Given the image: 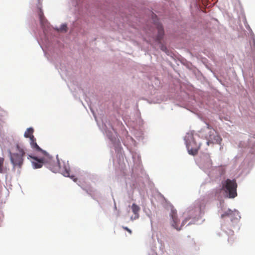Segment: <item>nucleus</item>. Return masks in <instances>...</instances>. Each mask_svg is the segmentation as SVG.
<instances>
[{
    "instance_id": "nucleus-11",
    "label": "nucleus",
    "mask_w": 255,
    "mask_h": 255,
    "mask_svg": "<svg viewBox=\"0 0 255 255\" xmlns=\"http://www.w3.org/2000/svg\"><path fill=\"white\" fill-rule=\"evenodd\" d=\"M4 159L2 157H0V173L3 172V165Z\"/></svg>"
},
{
    "instance_id": "nucleus-15",
    "label": "nucleus",
    "mask_w": 255,
    "mask_h": 255,
    "mask_svg": "<svg viewBox=\"0 0 255 255\" xmlns=\"http://www.w3.org/2000/svg\"><path fill=\"white\" fill-rule=\"evenodd\" d=\"M71 178L73 179V180H74V181H76L77 179H76V178H74V176H73V177H71Z\"/></svg>"
},
{
    "instance_id": "nucleus-7",
    "label": "nucleus",
    "mask_w": 255,
    "mask_h": 255,
    "mask_svg": "<svg viewBox=\"0 0 255 255\" xmlns=\"http://www.w3.org/2000/svg\"><path fill=\"white\" fill-rule=\"evenodd\" d=\"M34 132V130L32 128H29L27 129L24 134V136L25 137L29 138L30 139L32 138V136H33V133Z\"/></svg>"
},
{
    "instance_id": "nucleus-3",
    "label": "nucleus",
    "mask_w": 255,
    "mask_h": 255,
    "mask_svg": "<svg viewBox=\"0 0 255 255\" xmlns=\"http://www.w3.org/2000/svg\"><path fill=\"white\" fill-rule=\"evenodd\" d=\"M237 184L235 180L227 179L223 183V189L229 195V197L234 198L237 196Z\"/></svg>"
},
{
    "instance_id": "nucleus-9",
    "label": "nucleus",
    "mask_w": 255,
    "mask_h": 255,
    "mask_svg": "<svg viewBox=\"0 0 255 255\" xmlns=\"http://www.w3.org/2000/svg\"><path fill=\"white\" fill-rule=\"evenodd\" d=\"M188 152L190 154L192 155H195L197 154L198 152V148H190V146H188Z\"/></svg>"
},
{
    "instance_id": "nucleus-8",
    "label": "nucleus",
    "mask_w": 255,
    "mask_h": 255,
    "mask_svg": "<svg viewBox=\"0 0 255 255\" xmlns=\"http://www.w3.org/2000/svg\"><path fill=\"white\" fill-rule=\"evenodd\" d=\"M39 18L41 25H45L47 22V20L44 17V14L41 9L39 10Z\"/></svg>"
},
{
    "instance_id": "nucleus-2",
    "label": "nucleus",
    "mask_w": 255,
    "mask_h": 255,
    "mask_svg": "<svg viewBox=\"0 0 255 255\" xmlns=\"http://www.w3.org/2000/svg\"><path fill=\"white\" fill-rule=\"evenodd\" d=\"M16 149L18 153H12L10 150L8 151L9 156L11 163L13 164V166L21 168L23 162V156L25 153L24 150L21 148L19 145L16 144Z\"/></svg>"
},
{
    "instance_id": "nucleus-6",
    "label": "nucleus",
    "mask_w": 255,
    "mask_h": 255,
    "mask_svg": "<svg viewBox=\"0 0 255 255\" xmlns=\"http://www.w3.org/2000/svg\"><path fill=\"white\" fill-rule=\"evenodd\" d=\"M131 209L132 212L135 214V219H137L139 217L138 212L140 210V208L135 204H133L131 206Z\"/></svg>"
},
{
    "instance_id": "nucleus-4",
    "label": "nucleus",
    "mask_w": 255,
    "mask_h": 255,
    "mask_svg": "<svg viewBox=\"0 0 255 255\" xmlns=\"http://www.w3.org/2000/svg\"><path fill=\"white\" fill-rule=\"evenodd\" d=\"M171 217L173 221L172 224V226L177 230H180L181 228L179 227V221L177 218V211L176 210H171Z\"/></svg>"
},
{
    "instance_id": "nucleus-14",
    "label": "nucleus",
    "mask_w": 255,
    "mask_h": 255,
    "mask_svg": "<svg viewBox=\"0 0 255 255\" xmlns=\"http://www.w3.org/2000/svg\"><path fill=\"white\" fill-rule=\"evenodd\" d=\"M123 228L128 231L130 234H131L132 233V231H131V230H130L129 229H128V227H123Z\"/></svg>"
},
{
    "instance_id": "nucleus-10",
    "label": "nucleus",
    "mask_w": 255,
    "mask_h": 255,
    "mask_svg": "<svg viewBox=\"0 0 255 255\" xmlns=\"http://www.w3.org/2000/svg\"><path fill=\"white\" fill-rule=\"evenodd\" d=\"M213 140L215 143L220 144L222 141V138L219 135L217 134L214 136Z\"/></svg>"
},
{
    "instance_id": "nucleus-12",
    "label": "nucleus",
    "mask_w": 255,
    "mask_h": 255,
    "mask_svg": "<svg viewBox=\"0 0 255 255\" xmlns=\"http://www.w3.org/2000/svg\"><path fill=\"white\" fill-rule=\"evenodd\" d=\"M233 214V212L229 210L227 212H225L224 214L222 215V218H224L225 216H230Z\"/></svg>"
},
{
    "instance_id": "nucleus-16",
    "label": "nucleus",
    "mask_w": 255,
    "mask_h": 255,
    "mask_svg": "<svg viewBox=\"0 0 255 255\" xmlns=\"http://www.w3.org/2000/svg\"><path fill=\"white\" fill-rule=\"evenodd\" d=\"M210 138L212 140V138L211 137V135H210Z\"/></svg>"
},
{
    "instance_id": "nucleus-1",
    "label": "nucleus",
    "mask_w": 255,
    "mask_h": 255,
    "mask_svg": "<svg viewBox=\"0 0 255 255\" xmlns=\"http://www.w3.org/2000/svg\"><path fill=\"white\" fill-rule=\"evenodd\" d=\"M30 144L33 150L41 152L44 156L42 158H38L37 157L28 155V159H32L31 163L34 168H40L44 165L53 172H59L65 176H70L69 168L66 165L62 167L57 159L56 160L53 159L45 151L43 150L37 145L34 136H32V138L30 139Z\"/></svg>"
},
{
    "instance_id": "nucleus-5",
    "label": "nucleus",
    "mask_w": 255,
    "mask_h": 255,
    "mask_svg": "<svg viewBox=\"0 0 255 255\" xmlns=\"http://www.w3.org/2000/svg\"><path fill=\"white\" fill-rule=\"evenodd\" d=\"M156 27L158 30V35L157 36V40L159 41L162 38L164 35L163 27L160 24H157L156 25Z\"/></svg>"
},
{
    "instance_id": "nucleus-13",
    "label": "nucleus",
    "mask_w": 255,
    "mask_h": 255,
    "mask_svg": "<svg viewBox=\"0 0 255 255\" xmlns=\"http://www.w3.org/2000/svg\"><path fill=\"white\" fill-rule=\"evenodd\" d=\"M58 30L60 31H67V26L65 24L62 25Z\"/></svg>"
}]
</instances>
